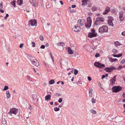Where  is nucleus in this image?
<instances>
[{
  "label": "nucleus",
  "mask_w": 125,
  "mask_h": 125,
  "mask_svg": "<svg viewBox=\"0 0 125 125\" xmlns=\"http://www.w3.org/2000/svg\"><path fill=\"white\" fill-rule=\"evenodd\" d=\"M49 44L48 43H46V46L47 47H48L49 46Z\"/></svg>",
  "instance_id": "nucleus-60"
},
{
  "label": "nucleus",
  "mask_w": 125,
  "mask_h": 125,
  "mask_svg": "<svg viewBox=\"0 0 125 125\" xmlns=\"http://www.w3.org/2000/svg\"><path fill=\"white\" fill-rule=\"evenodd\" d=\"M18 110L17 109L13 108L10 110V112L8 113V114L10 115L11 116L12 115V114L15 115L18 113Z\"/></svg>",
  "instance_id": "nucleus-5"
},
{
  "label": "nucleus",
  "mask_w": 125,
  "mask_h": 125,
  "mask_svg": "<svg viewBox=\"0 0 125 125\" xmlns=\"http://www.w3.org/2000/svg\"><path fill=\"white\" fill-rule=\"evenodd\" d=\"M40 40L42 41H43L44 40V38L43 36L42 35H41L39 37Z\"/></svg>",
  "instance_id": "nucleus-34"
},
{
  "label": "nucleus",
  "mask_w": 125,
  "mask_h": 125,
  "mask_svg": "<svg viewBox=\"0 0 125 125\" xmlns=\"http://www.w3.org/2000/svg\"><path fill=\"white\" fill-rule=\"evenodd\" d=\"M31 62L32 64L33 65L38 66L39 65L38 62L36 59H34L32 60Z\"/></svg>",
  "instance_id": "nucleus-11"
},
{
  "label": "nucleus",
  "mask_w": 125,
  "mask_h": 125,
  "mask_svg": "<svg viewBox=\"0 0 125 125\" xmlns=\"http://www.w3.org/2000/svg\"><path fill=\"white\" fill-rule=\"evenodd\" d=\"M74 78V77H72V79L71 80L72 81H73Z\"/></svg>",
  "instance_id": "nucleus-62"
},
{
  "label": "nucleus",
  "mask_w": 125,
  "mask_h": 125,
  "mask_svg": "<svg viewBox=\"0 0 125 125\" xmlns=\"http://www.w3.org/2000/svg\"><path fill=\"white\" fill-rule=\"evenodd\" d=\"M123 96L124 97H125V93H124L123 94Z\"/></svg>",
  "instance_id": "nucleus-58"
},
{
  "label": "nucleus",
  "mask_w": 125,
  "mask_h": 125,
  "mask_svg": "<svg viewBox=\"0 0 125 125\" xmlns=\"http://www.w3.org/2000/svg\"><path fill=\"white\" fill-rule=\"evenodd\" d=\"M57 45L58 46H62L64 45V44L63 42H58L57 43Z\"/></svg>",
  "instance_id": "nucleus-24"
},
{
  "label": "nucleus",
  "mask_w": 125,
  "mask_h": 125,
  "mask_svg": "<svg viewBox=\"0 0 125 125\" xmlns=\"http://www.w3.org/2000/svg\"><path fill=\"white\" fill-rule=\"evenodd\" d=\"M68 52L70 54H73V51L69 47L68 48Z\"/></svg>",
  "instance_id": "nucleus-23"
},
{
  "label": "nucleus",
  "mask_w": 125,
  "mask_h": 125,
  "mask_svg": "<svg viewBox=\"0 0 125 125\" xmlns=\"http://www.w3.org/2000/svg\"><path fill=\"white\" fill-rule=\"evenodd\" d=\"M97 36L96 33H91L89 32L88 33V37H89L92 38L95 37Z\"/></svg>",
  "instance_id": "nucleus-13"
},
{
  "label": "nucleus",
  "mask_w": 125,
  "mask_h": 125,
  "mask_svg": "<svg viewBox=\"0 0 125 125\" xmlns=\"http://www.w3.org/2000/svg\"><path fill=\"white\" fill-rule=\"evenodd\" d=\"M116 69V68L114 66H111L109 67H107L105 68V70L108 72H112L113 70Z\"/></svg>",
  "instance_id": "nucleus-8"
},
{
  "label": "nucleus",
  "mask_w": 125,
  "mask_h": 125,
  "mask_svg": "<svg viewBox=\"0 0 125 125\" xmlns=\"http://www.w3.org/2000/svg\"><path fill=\"white\" fill-rule=\"evenodd\" d=\"M76 7V6L75 5H72V8H74Z\"/></svg>",
  "instance_id": "nucleus-57"
},
{
  "label": "nucleus",
  "mask_w": 125,
  "mask_h": 125,
  "mask_svg": "<svg viewBox=\"0 0 125 125\" xmlns=\"http://www.w3.org/2000/svg\"><path fill=\"white\" fill-rule=\"evenodd\" d=\"M115 78L116 76H115L113 78L110 80L111 82L110 84L112 85H113V84L115 83V82L116 81Z\"/></svg>",
  "instance_id": "nucleus-17"
},
{
  "label": "nucleus",
  "mask_w": 125,
  "mask_h": 125,
  "mask_svg": "<svg viewBox=\"0 0 125 125\" xmlns=\"http://www.w3.org/2000/svg\"><path fill=\"white\" fill-rule=\"evenodd\" d=\"M116 60L117 61V59H110V61L112 62H113Z\"/></svg>",
  "instance_id": "nucleus-32"
},
{
  "label": "nucleus",
  "mask_w": 125,
  "mask_h": 125,
  "mask_svg": "<svg viewBox=\"0 0 125 125\" xmlns=\"http://www.w3.org/2000/svg\"><path fill=\"white\" fill-rule=\"evenodd\" d=\"M122 55V53H121L120 54H118V55H112L115 57H118L121 56Z\"/></svg>",
  "instance_id": "nucleus-28"
},
{
  "label": "nucleus",
  "mask_w": 125,
  "mask_h": 125,
  "mask_svg": "<svg viewBox=\"0 0 125 125\" xmlns=\"http://www.w3.org/2000/svg\"><path fill=\"white\" fill-rule=\"evenodd\" d=\"M122 88L120 86H114L112 88L113 92L117 93L121 91Z\"/></svg>",
  "instance_id": "nucleus-4"
},
{
  "label": "nucleus",
  "mask_w": 125,
  "mask_h": 125,
  "mask_svg": "<svg viewBox=\"0 0 125 125\" xmlns=\"http://www.w3.org/2000/svg\"><path fill=\"white\" fill-rule=\"evenodd\" d=\"M78 71L76 69L74 70V73L75 75H76L78 73Z\"/></svg>",
  "instance_id": "nucleus-35"
},
{
  "label": "nucleus",
  "mask_w": 125,
  "mask_h": 125,
  "mask_svg": "<svg viewBox=\"0 0 125 125\" xmlns=\"http://www.w3.org/2000/svg\"><path fill=\"white\" fill-rule=\"evenodd\" d=\"M42 49H44L45 48V46L44 45H42L40 47Z\"/></svg>",
  "instance_id": "nucleus-47"
},
{
  "label": "nucleus",
  "mask_w": 125,
  "mask_h": 125,
  "mask_svg": "<svg viewBox=\"0 0 125 125\" xmlns=\"http://www.w3.org/2000/svg\"><path fill=\"white\" fill-rule=\"evenodd\" d=\"M54 95L55 96H60L61 94L58 93H55L54 94Z\"/></svg>",
  "instance_id": "nucleus-37"
},
{
  "label": "nucleus",
  "mask_w": 125,
  "mask_h": 125,
  "mask_svg": "<svg viewBox=\"0 0 125 125\" xmlns=\"http://www.w3.org/2000/svg\"><path fill=\"white\" fill-rule=\"evenodd\" d=\"M9 16V15L8 14H6V16L4 17V19H6Z\"/></svg>",
  "instance_id": "nucleus-51"
},
{
  "label": "nucleus",
  "mask_w": 125,
  "mask_h": 125,
  "mask_svg": "<svg viewBox=\"0 0 125 125\" xmlns=\"http://www.w3.org/2000/svg\"><path fill=\"white\" fill-rule=\"evenodd\" d=\"M2 124L4 125H5L6 124V121L5 118H2Z\"/></svg>",
  "instance_id": "nucleus-27"
},
{
  "label": "nucleus",
  "mask_w": 125,
  "mask_h": 125,
  "mask_svg": "<svg viewBox=\"0 0 125 125\" xmlns=\"http://www.w3.org/2000/svg\"><path fill=\"white\" fill-rule=\"evenodd\" d=\"M92 20L91 18L89 17L87 19V22L85 23V27L87 28H89L91 26Z\"/></svg>",
  "instance_id": "nucleus-3"
},
{
  "label": "nucleus",
  "mask_w": 125,
  "mask_h": 125,
  "mask_svg": "<svg viewBox=\"0 0 125 125\" xmlns=\"http://www.w3.org/2000/svg\"><path fill=\"white\" fill-rule=\"evenodd\" d=\"M27 78L28 80H29L31 77L29 76L28 75L27 76Z\"/></svg>",
  "instance_id": "nucleus-55"
},
{
  "label": "nucleus",
  "mask_w": 125,
  "mask_h": 125,
  "mask_svg": "<svg viewBox=\"0 0 125 125\" xmlns=\"http://www.w3.org/2000/svg\"><path fill=\"white\" fill-rule=\"evenodd\" d=\"M0 9V11L2 13H3L4 12V11L1 9Z\"/></svg>",
  "instance_id": "nucleus-54"
},
{
  "label": "nucleus",
  "mask_w": 125,
  "mask_h": 125,
  "mask_svg": "<svg viewBox=\"0 0 125 125\" xmlns=\"http://www.w3.org/2000/svg\"><path fill=\"white\" fill-rule=\"evenodd\" d=\"M100 55V54H99V53H97L95 54V57H98Z\"/></svg>",
  "instance_id": "nucleus-44"
},
{
  "label": "nucleus",
  "mask_w": 125,
  "mask_h": 125,
  "mask_svg": "<svg viewBox=\"0 0 125 125\" xmlns=\"http://www.w3.org/2000/svg\"><path fill=\"white\" fill-rule=\"evenodd\" d=\"M110 10V8L108 6L106 7L104 11L103 12V14L104 15L107 14Z\"/></svg>",
  "instance_id": "nucleus-15"
},
{
  "label": "nucleus",
  "mask_w": 125,
  "mask_h": 125,
  "mask_svg": "<svg viewBox=\"0 0 125 125\" xmlns=\"http://www.w3.org/2000/svg\"><path fill=\"white\" fill-rule=\"evenodd\" d=\"M63 99L62 98H60L59 99V100L58 101V102L60 103H61L62 100Z\"/></svg>",
  "instance_id": "nucleus-38"
},
{
  "label": "nucleus",
  "mask_w": 125,
  "mask_h": 125,
  "mask_svg": "<svg viewBox=\"0 0 125 125\" xmlns=\"http://www.w3.org/2000/svg\"><path fill=\"white\" fill-rule=\"evenodd\" d=\"M105 75V77H107L108 76V75L107 74H106Z\"/></svg>",
  "instance_id": "nucleus-64"
},
{
  "label": "nucleus",
  "mask_w": 125,
  "mask_h": 125,
  "mask_svg": "<svg viewBox=\"0 0 125 125\" xmlns=\"http://www.w3.org/2000/svg\"><path fill=\"white\" fill-rule=\"evenodd\" d=\"M104 21V19L102 17H97L95 22L94 24L96 26L103 24Z\"/></svg>",
  "instance_id": "nucleus-1"
},
{
  "label": "nucleus",
  "mask_w": 125,
  "mask_h": 125,
  "mask_svg": "<svg viewBox=\"0 0 125 125\" xmlns=\"http://www.w3.org/2000/svg\"><path fill=\"white\" fill-rule=\"evenodd\" d=\"M119 18L121 21L124 20L125 18V12H123L122 11L120 12Z\"/></svg>",
  "instance_id": "nucleus-7"
},
{
  "label": "nucleus",
  "mask_w": 125,
  "mask_h": 125,
  "mask_svg": "<svg viewBox=\"0 0 125 125\" xmlns=\"http://www.w3.org/2000/svg\"><path fill=\"white\" fill-rule=\"evenodd\" d=\"M9 88L8 86L6 85H5L3 89L4 90H8Z\"/></svg>",
  "instance_id": "nucleus-40"
},
{
  "label": "nucleus",
  "mask_w": 125,
  "mask_h": 125,
  "mask_svg": "<svg viewBox=\"0 0 125 125\" xmlns=\"http://www.w3.org/2000/svg\"><path fill=\"white\" fill-rule=\"evenodd\" d=\"M30 2L31 4L35 6V4L36 3V1L35 0H30Z\"/></svg>",
  "instance_id": "nucleus-20"
},
{
  "label": "nucleus",
  "mask_w": 125,
  "mask_h": 125,
  "mask_svg": "<svg viewBox=\"0 0 125 125\" xmlns=\"http://www.w3.org/2000/svg\"><path fill=\"white\" fill-rule=\"evenodd\" d=\"M50 103V104L51 105H52L53 104V102H51Z\"/></svg>",
  "instance_id": "nucleus-61"
},
{
  "label": "nucleus",
  "mask_w": 125,
  "mask_h": 125,
  "mask_svg": "<svg viewBox=\"0 0 125 125\" xmlns=\"http://www.w3.org/2000/svg\"><path fill=\"white\" fill-rule=\"evenodd\" d=\"M122 34L124 36H125V31H124L122 32Z\"/></svg>",
  "instance_id": "nucleus-53"
},
{
  "label": "nucleus",
  "mask_w": 125,
  "mask_h": 125,
  "mask_svg": "<svg viewBox=\"0 0 125 125\" xmlns=\"http://www.w3.org/2000/svg\"><path fill=\"white\" fill-rule=\"evenodd\" d=\"M73 30L75 32L79 31L81 30V28L78 26H75L73 28Z\"/></svg>",
  "instance_id": "nucleus-12"
},
{
  "label": "nucleus",
  "mask_w": 125,
  "mask_h": 125,
  "mask_svg": "<svg viewBox=\"0 0 125 125\" xmlns=\"http://www.w3.org/2000/svg\"><path fill=\"white\" fill-rule=\"evenodd\" d=\"M92 102L93 103H95V100L93 98L92 99Z\"/></svg>",
  "instance_id": "nucleus-45"
},
{
  "label": "nucleus",
  "mask_w": 125,
  "mask_h": 125,
  "mask_svg": "<svg viewBox=\"0 0 125 125\" xmlns=\"http://www.w3.org/2000/svg\"><path fill=\"white\" fill-rule=\"evenodd\" d=\"M98 9V8L95 6H94L92 7L91 9L93 11H96Z\"/></svg>",
  "instance_id": "nucleus-25"
},
{
  "label": "nucleus",
  "mask_w": 125,
  "mask_h": 125,
  "mask_svg": "<svg viewBox=\"0 0 125 125\" xmlns=\"http://www.w3.org/2000/svg\"><path fill=\"white\" fill-rule=\"evenodd\" d=\"M31 43L33 45L32 46V47H34L35 46V44L34 42H32Z\"/></svg>",
  "instance_id": "nucleus-48"
},
{
  "label": "nucleus",
  "mask_w": 125,
  "mask_h": 125,
  "mask_svg": "<svg viewBox=\"0 0 125 125\" xmlns=\"http://www.w3.org/2000/svg\"><path fill=\"white\" fill-rule=\"evenodd\" d=\"M84 24L83 21L81 19H79L78 20L77 23V26H82Z\"/></svg>",
  "instance_id": "nucleus-14"
},
{
  "label": "nucleus",
  "mask_w": 125,
  "mask_h": 125,
  "mask_svg": "<svg viewBox=\"0 0 125 125\" xmlns=\"http://www.w3.org/2000/svg\"><path fill=\"white\" fill-rule=\"evenodd\" d=\"M60 2L62 5H63V2L62 1H60Z\"/></svg>",
  "instance_id": "nucleus-59"
},
{
  "label": "nucleus",
  "mask_w": 125,
  "mask_h": 125,
  "mask_svg": "<svg viewBox=\"0 0 125 125\" xmlns=\"http://www.w3.org/2000/svg\"><path fill=\"white\" fill-rule=\"evenodd\" d=\"M91 33H96L95 32V30L93 28L91 30Z\"/></svg>",
  "instance_id": "nucleus-41"
},
{
  "label": "nucleus",
  "mask_w": 125,
  "mask_h": 125,
  "mask_svg": "<svg viewBox=\"0 0 125 125\" xmlns=\"http://www.w3.org/2000/svg\"><path fill=\"white\" fill-rule=\"evenodd\" d=\"M54 110L56 111H58L60 109L59 108H57V107H55L54 108Z\"/></svg>",
  "instance_id": "nucleus-36"
},
{
  "label": "nucleus",
  "mask_w": 125,
  "mask_h": 125,
  "mask_svg": "<svg viewBox=\"0 0 125 125\" xmlns=\"http://www.w3.org/2000/svg\"><path fill=\"white\" fill-rule=\"evenodd\" d=\"M32 97L34 100L36 99L37 98V94H33L32 95Z\"/></svg>",
  "instance_id": "nucleus-26"
},
{
  "label": "nucleus",
  "mask_w": 125,
  "mask_h": 125,
  "mask_svg": "<svg viewBox=\"0 0 125 125\" xmlns=\"http://www.w3.org/2000/svg\"><path fill=\"white\" fill-rule=\"evenodd\" d=\"M88 79L90 81L92 80V79L91 77L90 76H88Z\"/></svg>",
  "instance_id": "nucleus-50"
},
{
  "label": "nucleus",
  "mask_w": 125,
  "mask_h": 125,
  "mask_svg": "<svg viewBox=\"0 0 125 125\" xmlns=\"http://www.w3.org/2000/svg\"><path fill=\"white\" fill-rule=\"evenodd\" d=\"M3 3L2 2H1L0 3V9H2L3 8Z\"/></svg>",
  "instance_id": "nucleus-39"
},
{
  "label": "nucleus",
  "mask_w": 125,
  "mask_h": 125,
  "mask_svg": "<svg viewBox=\"0 0 125 125\" xmlns=\"http://www.w3.org/2000/svg\"><path fill=\"white\" fill-rule=\"evenodd\" d=\"M125 59H123L121 62V63H125Z\"/></svg>",
  "instance_id": "nucleus-46"
},
{
  "label": "nucleus",
  "mask_w": 125,
  "mask_h": 125,
  "mask_svg": "<svg viewBox=\"0 0 125 125\" xmlns=\"http://www.w3.org/2000/svg\"><path fill=\"white\" fill-rule=\"evenodd\" d=\"M90 112L91 113L94 114H96V111L93 110V109H91L90 110Z\"/></svg>",
  "instance_id": "nucleus-29"
},
{
  "label": "nucleus",
  "mask_w": 125,
  "mask_h": 125,
  "mask_svg": "<svg viewBox=\"0 0 125 125\" xmlns=\"http://www.w3.org/2000/svg\"><path fill=\"white\" fill-rule=\"evenodd\" d=\"M105 77V76L104 75H103L102 77V79H103Z\"/></svg>",
  "instance_id": "nucleus-56"
},
{
  "label": "nucleus",
  "mask_w": 125,
  "mask_h": 125,
  "mask_svg": "<svg viewBox=\"0 0 125 125\" xmlns=\"http://www.w3.org/2000/svg\"><path fill=\"white\" fill-rule=\"evenodd\" d=\"M23 46V43L21 44L20 46V48H22Z\"/></svg>",
  "instance_id": "nucleus-52"
},
{
  "label": "nucleus",
  "mask_w": 125,
  "mask_h": 125,
  "mask_svg": "<svg viewBox=\"0 0 125 125\" xmlns=\"http://www.w3.org/2000/svg\"><path fill=\"white\" fill-rule=\"evenodd\" d=\"M108 27L106 26L103 25L99 28V32L101 33H102L104 32H108Z\"/></svg>",
  "instance_id": "nucleus-2"
},
{
  "label": "nucleus",
  "mask_w": 125,
  "mask_h": 125,
  "mask_svg": "<svg viewBox=\"0 0 125 125\" xmlns=\"http://www.w3.org/2000/svg\"><path fill=\"white\" fill-rule=\"evenodd\" d=\"M51 97L50 95H49L46 96L45 97V100L48 101V100L50 99Z\"/></svg>",
  "instance_id": "nucleus-19"
},
{
  "label": "nucleus",
  "mask_w": 125,
  "mask_h": 125,
  "mask_svg": "<svg viewBox=\"0 0 125 125\" xmlns=\"http://www.w3.org/2000/svg\"><path fill=\"white\" fill-rule=\"evenodd\" d=\"M114 43L116 46H119L121 45V44H120L118 41L115 42Z\"/></svg>",
  "instance_id": "nucleus-30"
},
{
  "label": "nucleus",
  "mask_w": 125,
  "mask_h": 125,
  "mask_svg": "<svg viewBox=\"0 0 125 125\" xmlns=\"http://www.w3.org/2000/svg\"><path fill=\"white\" fill-rule=\"evenodd\" d=\"M89 0H82V5L83 6H84L87 5L89 2Z\"/></svg>",
  "instance_id": "nucleus-16"
},
{
  "label": "nucleus",
  "mask_w": 125,
  "mask_h": 125,
  "mask_svg": "<svg viewBox=\"0 0 125 125\" xmlns=\"http://www.w3.org/2000/svg\"><path fill=\"white\" fill-rule=\"evenodd\" d=\"M17 3L19 5H21L23 4L22 0H18Z\"/></svg>",
  "instance_id": "nucleus-21"
},
{
  "label": "nucleus",
  "mask_w": 125,
  "mask_h": 125,
  "mask_svg": "<svg viewBox=\"0 0 125 125\" xmlns=\"http://www.w3.org/2000/svg\"><path fill=\"white\" fill-rule=\"evenodd\" d=\"M112 51L113 52L115 53L117 52L118 51L117 50L114 49L112 50Z\"/></svg>",
  "instance_id": "nucleus-42"
},
{
  "label": "nucleus",
  "mask_w": 125,
  "mask_h": 125,
  "mask_svg": "<svg viewBox=\"0 0 125 125\" xmlns=\"http://www.w3.org/2000/svg\"><path fill=\"white\" fill-rule=\"evenodd\" d=\"M55 81L53 80H51L49 82V83L50 84H53L54 83Z\"/></svg>",
  "instance_id": "nucleus-33"
},
{
  "label": "nucleus",
  "mask_w": 125,
  "mask_h": 125,
  "mask_svg": "<svg viewBox=\"0 0 125 125\" xmlns=\"http://www.w3.org/2000/svg\"><path fill=\"white\" fill-rule=\"evenodd\" d=\"M108 23L109 25L113 27L114 26V24L113 23V21L114 19L113 17L111 16H109L108 17Z\"/></svg>",
  "instance_id": "nucleus-9"
},
{
  "label": "nucleus",
  "mask_w": 125,
  "mask_h": 125,
  "mask_svg": "<svg viewBox=\"0 0 125 125\" xmlns=\"http://www.w3.org/2000/svg\"><path fill=\"white\" fill-rule=\"evenodd\" d=\"M29 106L27 107V108L29 109L30 110H31L32 109V108H31V106L30 105H29Z\"/></svg>",
  "instance_id": "nucleus-49"
},
{
  "label": "nucleus",
  "mask_w": 125,
  "mask_h": 125,
  "mask_svg": "<svg viewBox=\"0 0 125 125\" xmlns=\"http://www.w3.org/2000/svg\"><path fill=\"white\" fill-rule=\"evenodd\" d=\"M50 55L51 57L52 60V61H53L54 60L53 58V56H52V55L51 52H50Z\"/></svg>",
  "instance_id": "nucleus-43"
},
{
  "label": "nucleus",
  "mask_w": 125,
  "mask_h": 125,
  "mask_svg": "<svg viewBox=\"0 0 125 125\" xmlns=\"http://www.w3.org/2000/svg\"><path fill=\"white\" fill-rule=\"evenodd\" d=\"M29 24L32 26H36L37 25L36 20H30L29 22Z\"/></svg>",
  "instance_id": "nucleus-10"
},
{
  "label": "nucleus",
  "mask_w": 125,
  "mask_h": 125,
  "mask_svg": "<svg viewBox=\"0 0 125 125\" xmlns=\"http://www.w3.org/2000/svg\"><path fill=\"white\" fill-rule=\"evenodd\" d=\"M93 89L90 88L89 89V97H92L93 94Z\"/></svg>",
  "instance_id": "nucleus-18"
},
{
  "label": "nucleus",
  "mask_w": 125,
  "mask_h": 125,
  "mask_svg": "<svg viewBox=\"0 0 125 125\" xmlns=\"http://www.w3.org/2000/svg\"><path fill=\"white\" fill-rule=\"evenodd\" d=\"M6 94L7 97L8 99L10 98V95L9 93V91H6Z\"/></svg>",
  "instance_id": "nucleus-22"
},
{
  "label": "nucleus",
  "mask_w": 125,
  "mask_h": 125,
  "mask_svg": "<svg viewBox=\"0 0 125 125\" xmlns=\"http://www.w3.org/2000/svg\"><path fill=\"white\" fill-rule=\"evenodd\" d=\"M61 82V81H59L57 82V84H59V83L60 82Z\"/></svg>",
  "instance_id": "nucleus-63"
},
{
  "label": "nucleus",
  "mask_w": 125,
  "mask_h": 125,
  "mask_svg": "<svg viewBox=\"0 0 125 125\" xmlns=\"http://www.w3.org/2000/svg\"><path fill=\"white\" fill-rule=\"evenodd\" d=\"M94 65L96 67L100 68L105 67L104 64L97 62H95L94 63Z\"/></svg>",
  "instance_id": "nucleus-6"
},
{
  "label": "nucleus",
  "mask_w": 125,
  "mask_h": 125,
  "mask_svg": "<svg viewBox=\"0 0 125 125\" xmlns=\"http://www.w3.org/2000/svg\"><path fill=\"white\" fill-rule=\"evenodd\" d=\"M11 5L13 6L14 7L15 6V1L13 0L11 2Z\"/></svg>",
  "instance_id": "nucleus-31"
}]
</instances>
